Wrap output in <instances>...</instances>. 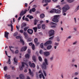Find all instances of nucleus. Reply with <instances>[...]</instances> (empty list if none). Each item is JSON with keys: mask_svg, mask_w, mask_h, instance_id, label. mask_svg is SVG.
Returning <instances> with one entry per match:
<instances>
[{"mask_svg": "<svg viewBox=\"0 0 79 79\" xmlns=\"http://www.w3.org/2000/svg\"><path fill=\"white\" fill-rule=\"evenodd\" d=\"M56 40L58 42H59V41H60V39L59 38V37H57V38H56Z\"/></svg>", "mask_w": 79, "mask_h": 79, "instance_id": "nucleus-53", "label": "nucleus"}, {"mask_svg": "<svg viewBox=\"0 0 79 79\" xmlns=\"http://www.w3.org/2000/svg\"><path fill=\"white\" fill-rule=\"evenodd\" d=\"M52 42L51 40L48 41L46 42L44 44V46H47V45H48V44H52Z\"/></svg>", "mask_w": 79, "mask_h": 79, "instance_id": "nucleus-6", "label": "nucleus"}, {"mask_svg": "<svg viewBox=\"0 0 79 79\" xmlns=\"http://www.w3.org/2000/svg\"><path fill=\"white\" fill-rule=\"evenodd\" d=\"M19 52V51H18V50H17L15 51V54H18Z\"/></svg>", "mask_w": 79, "mask_h": 79, "instance_id": "nucleus-48", "label": "nucleus"}, {"mask_svg": "<svg viewBox=\"0 0 79 79\" xmlns=\"http://www.w3.org/2000/svg\"><path fill=\"white\" fill-rule=\"evenodd\" d=\"M4 70L5 71H6V70H7V66H6L4 67Z\"/></svg>", "mask_w": 79, "mask_h": 79, "instance_id": "nucleus-41", "label": "nucleus"}, {"mask_svg": "<svg viewBox=\"0 0 79 79\" xmlns=\"http://www.w3.org/2000/svg\"><path fill=\"white\" fill-rule=\"evenodd\" d=\"M22 28H23V27H25V26H26V23H23L22 24Z\"/></svg>", "mask_w": 79, "mask_h": 79, "instance_id": "nucleus-26", "label": "nucleus"}, {"mask_svg": "<svg viewBox=\"0 0 79 79\" xmlns=\"http://www.w3.org/2000/svg\"><path fill=\"white\" fill-rule=\"evenodd\" d=\"M27 32L30 34H33V30L31 29H29L27 30Z\"/></svg>", "mask_w": 79, "mask_h": 79, "instance_id": "nucleus-8", "label": "nucleus"}, {"mask_svg": "<svg viewBox=\"0 0 79 79\" xmlns=\"http://www.w3.org/2000/svg\"><path fill=\"white\" fill-rule=\"evenodd\" d=\"M39 60L40 61H42V58H41V57L39 56L38 57Z\"/></svg>", "mask_w": 79, "mask_h": 79, "instance_id": "nucleus-39", "label": "nucleus"}, {"mask_svg": "<svg viewBox=\"0 0 79 79\" xmlns=\"http://www.w3.org/2000/svg\"><path fill=\"white\" fill-rule=\"evenodd\" d=\"M40 53L41 54H42V50H40Z\"/></svg>", "mask_w": 79, "mask_h": 79, "instance_id": "nucleus-62", "label": "nucleus"}, {"mask_svg": "<svg viewBox=\"0 0 79 79\" xmlns=\"http://www.w3.org/2000/svg\"><path fill=\"white\" fill-rule=\"evenodd\" d=\"M32 40L31 38H29L27 40V42H31V41Z\"/></svg>", "mask_w": 79, "mask_h": 79, "instance_id": "nucleus-51", "label": "nucleus"}, {"mask_svg": "<svg viewBox=\"0 0 79 79\" xmlns=\"http://www.w3.org/2000/svg\"><path fill=\"white\" fill-rule=\"evenodd\" d=\"M33 6L34 8H37V5H33Z\"/></svg>", "mask_w": 79, "mask_h": 79, "instance_id": "nucleus-63", "label": "nucleus"}, {"mask_svg": "<svg viewBox=\"0 0 79 79\" xmlns=\"http://www.w3.org/2000/svg\"><path fill=\"white\" fill-rule=\"evenodd\" d=\"M27 5H28L27 3H25V4L24 7H27Z\"/></svg>", "mask_w": 79, "mask_h": 79, "instance_id": "nucleus-57", "label": "nucleus"}, {"mask_svg": "<svg viewBox=\"0 0 79 79\" xmlns=\"http://www.w3.org/2000/svg\"><path fill=\"white\" fill-rule=\"evenodd\" d=\"M18 35V32H16L13 35H14V36L15 37V36H16V35Z\"/></svg>", "mask_w": 79, "mask_h": 79, "instance_id": "nucleus-46", "label": "nucleus"}, {"mask_svg": "<svg viewBox=\"0 0 79 79\" xmlns=\"http://www.w3.org/2000/svg\"><path fill=\"white\" fill-rule=\"evenodd\" d=\"M38 22V21L37 20H35L34 21V25H36L37 23Z\"/></svg>", "mask_w": 79, "mask_h": 79, "instance_id": "nucleus-33", "label": "nucleus"}, {"mask_svg": "<svg viewBox=\"0 0 79 79\" xmlns=\"http://www.w3.org/2000/svg\"><path fill=\"white\" fill-rule=\"evenodd\" d=\"M25 15V14L23 12V10H22L21 12V13L20 14V16H23V15Z\"/></svg>", "mask_w": 79, "mask_h": 79, "instance_id": "nucleus-17", "label": "nucleus"}, {"mask_svg": "<svg viewBox=\"0 0 79 79\" xmlns=\"http://www.w3.org/2000/svg\"><path fill=\"white\" fill-rule=\"evenodd\" d=\"M52 45L48 46L47 48V49L50 50V49H51V48H52Z\"/></svg>", "mask_w": 79, "mask_h": 79, "instance_id": "nucleus-19", "label": "nucleus"}, {"mask_svg": "<svg viewBox=\"0 0 79 79\" xmlns=\"http://www.w3.org/2000/svg\"><path fill=\"white\" fill-rule=\"evenodd\" d=\"M28 70L30 74V75L31 76H33V73H32V72H31V69H29Z\"/></svg>", "mask_w": 79, "mask_h": 79, "instance_id": "nucleus-16", "label": "nucleus"}, {"mask_svg": "<svg viewBox=\"0 0 79 79\" xmlns=\"http://www.w3.org/2000/svg\"><path fill=\"white\" fill-rule=\"evenodd\" d=\"M27 48V46L23 47L21 49V51L23 52V51H24L25 52V51L26 50Z\"/></svg>", "mask_w": 79, "mask_h": 79, "instance_id": "nucleus-9", "label": "nucleus"}, {"mask_svg": "<svg viewBox=\"0 0 79 79\" xmlns=\"http://www.w3.org/2000/svg\"><path fill=\"white\" fill-rule=\"evenodd\" d=\"M42 29H45V25L44 24L42 25L41 26Z\"/></svg>", "mask_w": 79, "mask_h": 79, "instance_id": "nucleus-25", "label": "nucleus"}, {"mask_svg": "<svg viewBox=\"0 0 79 79\" xmlns=\"http://www.w3.org/2000/svg\"><path fill=\"white\" fill-rule=\"evenodd\" d=\"M37 27L38 29H40L41 28V25L40 24H38Z\"/></svg>", "mask_w": 79, "mask_h": 79, "instance_id": "nucleus-36", "label": "nucleus"}, {"mask_svg": "<svg viewBox=\"0 0 79 79\" xmlns=\"http://www.w3.org/2000/svg\"><path fill=\"white\" fill-rule=\"evenodd\" d=\"M40 47L41 48H44V44L41 43L40 44Z\"/></svg>", "mask_w": 79, "mask_h": 79, "instance_id": "nucleus-42", "label": "nucleus"}, {"mask_svg": "<svg viewBox=\"0 0 79 79\" xmlns=\"http://www.w3.org/2000/svg\"><path fill=\"white\" fill-rule=\"evenodd\" d=\"M76 61V59L73 58L72 59V62H74V61Z\"/></svg>", "mask_w": 79, "mask_h": 79, "instance_id": "nucleus-58", "label": "nucleus"}, {"mask_svg": "<svg viewBox=\"0 0 79 79\" xmlns=\"http://www.w3.org/2000/svg\"><path fill=\"white\" fill-rule=\"evenodd\" d=\"M28 28H29V27H25L23 29L24 31H27V29H28Z\"/></svg>", "mask_w": 79, "mask_h": 79, "instance_id": "nucleus-37", "label": "nucleus"}, {"mask_svg": "<svg viewBox=\"0 0 79 79\" xmlns=\"http://www.w3.org/2000/svg\"><path fill=\"white\" fill-rule=\"evenodd\" d=\"M23 35L25 36V37H27L28 35L27 34V33L26 32H23Z\"/></svg>", "mask_w": 79, "mask_h": 79, "instance_id": "nucleus-31", "label": "nucleus"}, {"mask_svg": "<svg viewBox=\"0 0 79 79\" xmlns=\"http://www.w3.org/2000/svg\"><path fill=\"white\" fill-rule=\"evenodd\" d=\"M51 2V0H45V3H49Z\"/></svg>", "mask_w": 79, "mask_h": 79, "instance_id": "nucleus-35", "label": "nucleus"}, {"mask_svg": "<svg viewBox=\"0 0 79 79\" xmlns=\"http://www.w3.org/2000/svg\"><path fill=\"white\" fill-rule=\"evenodd\" d=\"M8 35H9V33L7 32V31L5 32L4 36L7 39H8Z\"/></svg>", "mask_w": 79, "mask_h": 79, "instance_id": "nucleus-7", "label": "nucleus"}, {"mask_svg": "<svg viewBox=\"0 0 79 79\" xmlns=\"http://www.w3.org/2000/svg\"><path fill=\"white\" fill-rule=\"evenodd\" d=\"M77 41H75V42L73 43V45H76V44H77Z\"/></svg>", "mask_w": 79, "mask_h": 79, "instance_id": "nucleus-60", "label": "nucleus"}, {"mask_svg": "<svg viewBox=\"0 0 79 79\" xmlns=\"http://www.w3.org/2000/svg\"><path fill=\"white\" fill-rule=\"evenodd\" d=\"M32 12H35V8H33L31 9Z\"/></svg>", "mask_w": 79, "mask_h": 79, "instance_id": "nucleus-44", "label": "nucleus"}, {"mask_svg": "<svg viewBox=\"0 0 79 79\" xmlns=\"http://www.w3.org/2000/svg\"><path fill=\"white\" fill-rule=\"evenodd\" d=\"M54 36H52L49 38V40H53Z\"/></svg>", "mask_w": 79, "mask_h": 79, "instance_id": "nucleus-55", "label": "nucleus"}, {"mask_svg": "<svg viewBox=\"0 0 79 79\" xmlns=\"http://www.w3.org/2000/svg\"><path fill=\"white\" fill-rule=\"evenodd\" d=\"M31 48H32V50H35V46L34 45V44H32V45L31 46Z\"/></svg>", "mask_w": 79, "mask_h": 79, "instance_id": "nucleus-27", "label": "nucleus"}, {"mask_svg": "<svg viewBox=\"0 0 79 79\" xmlns=\"http://www.w3.org/2000/svg\"><path fill=\"white\" fill-rule=\"evenodd\" d=\"M27 11V10L26 9H25L24 11H23V13H24V14H26Z\"/></svg>", "mask_w": 79, "mask_h": 79, "instance_id": "nucleus-47", "label": "nucleus"}, {"mask_svg": "<svg viewBox=\"0 0 79 79\" xmlns=\"http://www.w3.org/2000/svg\"><path fill=\"white\" fill-rule=\"evenodd\" d=\"M70 7L68 5H65L64 7H63L62 9V12L63 13H65V12H66L67 11V10H69Z\"/></svg>", "mask_w": 79, "mask_h": 79, "instance_id": "nucleus-1", "label": "nucleus"}, {"mask_svg": "<svg viewBox=\"0 0 79 79\" xmlns=\"http://www.w3.org/2000/svg\"><path fill=\"white\" fill-rule=\"evenodd\" d=\"M54 32L55 31H54V30H52L50 31L49 32V36L51 37V36H52V35H54Z\"/></svg>", "mask_w": 79, "mask_h": 79, "instance_id": "nucleus-4", "label": "nucleus"}, {"mask_svg": "<svg viewBox=\"0 0 79 79\" xmlns=\"http://www.w3.org/2000/svg\"><path fill=\"white\" fill-rule=\"evenodd\" d=\"M9 47L10 50L11 52H12V53H15V52H14V51H13V50H11V48H14V47H13L12 46H11V47L9 46Z\"/></svg>", "mask_w": 79, "mask_h": 79, "instance_id": "nucleus-20", "label": "nucleus"}, {"mask_svg": "<svg viewBox=\"0 0 79 79\" xmlns=\"http://www.w3.org/2000/svg\"><path fill=\"white\" fill-rule=\"evenodd\" d=\"M43 73H44V76L45 77L47 76V74H46V73H45V71H43Z\"/></svg>", "mask_w": 79, "mask_h": 79, "instance_id": "nucleus-52", "label": "nucleus"}, {"mask_svg": "<svg viewBox=\"0 0 79 79\" xmlns=\"http://www.w3.org/2000/svg\"><path fill=\"white\" fill-rule=\"evenodd\" d=\"M44 56H48L50 55V53L48 52H44Z\"/></svg>", "mask_w": 79, "mask_h": 79, "instance_id": "nucleus-11", "label": "nucleus"}, {"mask_svg": "<svg viewBox=\"0 0 79 79\" xmlns=\"http://www.w3.org/2000/svg\"><path fill=\"white\" fill-rule=\"evenodd\" d=\"M51 25H54L53 26H52L51 27H56V25H56V24L54 23L53 22H51Z\"/></svg>", "mask_w": 79, "mask_h": 79, "instance_id": "nucleus-13", "label": "nucleus"}, {"mask_svg": "<svg viewBox=\"0 0 79 79\" xmlns=\"http://www.w3.org/2000/svg\"><path fill=\"white\" fill-rule=\"evenodd\" d=\"M20 41L22 43L23 45H24V41H23V39H20Z\"/></svg>", "mask_w": 79, "mask_h": 79, "instance_id": "nucleus-28", "label": "nucleus"}, {"mask_svg": "<svg viewBox=\"0 0 79 79\" xmlns=\"http://www.w3.org/2000/svg\"><path fill=\"white\" fill-rule=\"evenodd\" d=\"M19 78L20 79H24V75L23 74H21L19 75Z\"/></svg>", "mask_w": 79, "mask_h": 79, "instance_id": "nucleus-12", "label": "nucleus"}, {"mask_svg": "<svg viewBox=\"0 0 79 79\" xmlns=\"http://www.w3.org/2000/svg\"><path fill=\"white\" fill-rule=\"evenodd\" d=\"M55 9H52V10L50 11V13H52L54 12L55 13Z\"/></svg>", "mask_w": 79, "mask_h": 79, "instance_id": "nucleus-18", "label": "nucleus"}, {"mask_svg": "<svg viewBox=\"0 0 79 79\" xmlns=\"http://www.w3.org/2000/svg\"><path fill=\"white\" fill-rule=\"evenodd\" d=\"M67 1L69 3H72V2H73L74 1V0H67Z\"/></svg>", "mask_w": 79, "mask_h": 79, "instance_id": "nucleus-24", "label": "nucleus"}, {"mask_svg": "<svg viewBox=\"0 0 79 79\" xmlns=\"http://www.w3.org/2000/svg\"><path fill=\"white\" fill-rule=\"evenodd\" d=\"M64 0H62L61 1V2L62 4H66V2H64Z\"/></svg>", "mask_w": 79, "mask_h": 79, "instance_id": "nucleus-38", "label": "nucleus"}, {"mask_svg": "<svg viewBox=\"0 0 79 79\" xmlns=\"http://www.w3.org/2000/svg\"><path fill=\"white\" fill-rule=\"evenodd\" d=\"M19 32H20V33L23 34V32H24V31H23V30L21 29L20 30Z\"/></svg>", "mask_w": 79, "mask_h": 79, "instance_id": "nucleus-49", "label": "nucleus"}, {"mask_svg": "<svg viewBox=\"0 0 79 79\" xmlns=\"http://www.w3.org/2000/svg\"><path fill=\"white\" fill-rule=\"evenodd\" d=\"M27 18H29L30 19H32L34 18V17H33V16L32 15H28L27 16Z\"/></svg>", "mask_w": 79, "mask_h": 79, "instance_id": "nucleus-15", "label": "nucleus"}, {"mask_svg": "<svg viewBox=\"0 0 79 79\" xmlns=\"http://www.w3.org/2000/svg\"><path fill=\"white\" fill-rule=\"evenodd\" d=\"M29 64L31 68H35V64L34 63H31V62H29Z\"/></svg>", "mask_w": 79, "mask_h": 79, "instance_id": "nucleus-5", "label": "nucleus"}, {"mask_svg": "<svg viewBox=\"0 0 79 79\" xmlns=\"http://www.w3.org/2000/svg\"><path fill=\"white\" fill-rule=\"evenodd\" d=\"M7 79H10V75H8L7 76Z\"/></svg>", "mask_w": 79, "mask_h": 79, "instance_id": "nucleus-59", "label": "nucleus"}, {"mask_svg": "<svg viewBox=\"0 0 79 79\" xmlns=\"http://www.w3.org/2000/svg\"><path fill=\"white\" fill-rule=\"evenodd\" d=\"M78 10H79V6H78L77 8H76L75 10V11H77Z\"/></svg>", "mask_w": 79, "mask_h": 79, "instance_id": "nucleus-40", "label": "nucleus"}, {"mask_svg": "<svg viewBox=\"0 0 79 79\" xmlns=\"http://www.w3.org/2000/svg\"><path fill=\"white\" fill-rule=\"evenodd\" d=\"M55 13H58V14H59L60 13H61V10H56V9H55Z\"/></svg>", "mask_w": 79, "mask_h": 79, "instance_id": "nucleus-14", "label": "nucleus"}, {"mask_svg": "<svg viewBox=\"0 0 79 79\" xmlns=\"http://www.w3.org/2000/svg\"><path fill=\"white\" fill-rule=\"evenodd\" d=\"M34 30V31L35 32H37V27H34L33 28Z\"/></svg>", "mask_w": 79, "mask_h": 79, "instance_id": "nucleus-29", "label": "nucleus"}, {"mask_svg": "<svg viewBox=\"0 0 79 79\" xmlns=\"http://www.w3.org/2000/svg\"><path fill=\"white\" fill-rule=\"evenodd\" d=\"M25 58L29 59V55L28 54H27L25 55Z\"/></svg>", "mask_w": 79, "mask_h": 79, "instance_id": "nucleus-30", "label": "nucleus"}, {"mask_svg": "<svg viewBox=\"0 0 79 79\" xmlns=\"http://www.w3.org/2000/svg\"><path fill=\"white\" fill-rule=\"evenodd\" d=\"M59 17V15H56L54 16V18L52 19V21L55 23H58L59 20L58 19V18Z\"/></svg>", "mask_w": 79, "mask_h": 79, "instance_id": "nucleus-3", "label": "nucleus"}, {"mask_svg": "<svg viewBox=\"0 0 79 79\" xmlns=\"http://www.w3.org/2000/svg\"><path fill=\"white\" fill-rule=\"evenodd\" d=\"M29 53H31V50L29 49H28L27 51Z\"/></svg>", "mask_w": 79, "mask_h": 79, "instance_id": "nucleus-61", "label": "nucleus"}, {"mask_svg": "<svg viewBox=\"0 0 79 79\" xmlns=\"http://www.w3.org/2000/svg\"><path fill=\"white\" fill-rule=\"evenodd\" d=\"M34 41L35 44H37L38 42V39H37V38H35L34 40Z\"/></svg>", "mask_w": 79, "mask_h": 79, "instance_id": "nucleus-23", "label": "nucleus"}, {"mask_svg": "<svg viewBox=\"0 0 79 79\" xmlns=\"http://www.w3.org/2000/svg\"><path fill=\"white\" fill-rule=\"evenodd\" d=\"M25 20L26 21H29V19H28V18H25Z\"/></svg>", "mask_w": 79, "mask_h": 79, "instance_id": "nucleus-54", "label": "nucleus"}, {"mask_svg": "<svg viewBox=\"0 0 79 79\" xmlns=\"http://www.w3.org/2000/svg\"><path fill=\"white\" fill-rule=\"evenodd\" d=\"M8 63H9V64H11L10 58H8Z\"/></svg>", "mask_w": 79, "mask_h": 79, "instance_id": "nucleus-45", "label": "nucleus"}, {"mask_svg": "<svg viewBox=\"0 0 79 79\" xmlns=\"http://www.w3.org/2000/svg\"><path fill=\"white\" fill-rule=\"evenodd\" d=\"M16 39H20L21 37H20V36H18L16 37Z\"/></svg>", "mask_w": 79, "mask_h": 79, "instance_id": "nucleus-56", "label": "nucleus"}, {"mask_svg": "<svg viewBox=\"0 0 79 79\" xmlns=\"http://www.w3.org/2000/svg\"><path fill=\"white\" fill-rule=\"evenodd\" d=\"M27 79H31V78H30V77H29L27 76Z\"/></svg>", "mask_w": 79, "mask_h": 79, "instance_id": "nucleus-64", "label": "nucleus"}, {"mask_svg": "<svg viewBox=\"0 0 79 79\" xmlns=\"http://www.w3.org/2000/svg\"><path fill=\"white\" fill-rule=\"evenodd\" d=\"M14 61L15 63H18V60L16 59V57H15L14 59Z\"/></svg>", "mask_w": 79, "mask_h": 79, "instance_id": "nucleus-22", "label": "nucleus"}, {"mask_svg": "<svg viewBox=\"0 0 79 79\" xmlns=\"http://www.w3.org/2000/svg\"><path fill=\"white\" fill-rule=\"evenodd\" d=\"M10 27H11V31H12V32H13V25L11 23L10 24Z\"/></svg>", "mask_w": 79, "mask_h": 79, "instance_id": "nucleus-34", "label": "nucleus"}, {"mask_svg": "<svg viewBox=\"0 0 79 79\" xmlns=\"http://www.w3.org/2000/svg\"><path fill=\"white\" fill-rule=\"evenodd\" d=\"M24 64H25V63L24 62H22V66L19 67V69H20L21 71H22V70H23V67H24L25 65Z\"/></svg>", "mask_w": 79, "mask_h": 79, "instance_id": "nucleus-10", "label": "nucleus"}, {"mask_svg": "<svg viewBox=\"0 0 79 79\" xmlns=\"http://www.w3.org/2000/svg\"><path fill=\"white\" fill-rule=\"evenodd\" d=\"M45 62H44L43 64V66H42V69H46V66L48 65V61L47 59H44Z\"/></svg>", "mask_w": 79, "mask_h": 79, "instance_id": "nucleus-2", "label": "nucleus"}, {"mask_svg": "<svg viewBox=\"0 0 79 79\" xmlns=\"http://www.w3.org/2000/svg\"><path fill=\"white\" fill-rule=\"evenodd\" d=\"M32 58L33 60L35 62L36 61V59H35V56H33L32 57Z\"/></svg>", "mask_w": 79, "mask_h": 79, "instance_id": "nucleus-32", "label": "nucleus"}, {"mask_svg": "<svg viewBox=\"0 0 79 79\" xmlns=\"http://www.w3.org/2000/svg\"><path fill=\"white\" fill-rule=\"evenodd\" d=\"M42 74H43L42 73L41 74H40L39 75V77L40 79L42 78Z\"/></svg>", "mask_w": 79, "mask_h": 79, "instance_id": "nucleus-43", "label": "nucleus"}, {"mask_svg": "<svg viewBox=\"0 0 79 79\" xmlns=\"http://www.w3.org/2000/svg\"><path fill=\"white\" fill-rule=\"evenodd\" d=\"M54 45H56V46H58V45H59V43L56 42L55 43Z\"/></svg>", "mask_w": 79, "mask_h": 79, "instance_id": "nucleus-50", "label": "nucleus"}, {"mask_svg": "<svg viewBox=\"0 0 79 79\" xmlns=\"http://www.w3.org/2000/svg\"><path fill=\"white\" fill-rule=\"evenodd\" d=\"M41 18H44L45 17V14H42L40 15Z\"/></svg>", "mask_w": 79, "mask_h": 79, "instance_id": "nucleus-21", "label": "nucleus"}]
</instances>
